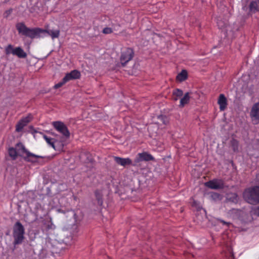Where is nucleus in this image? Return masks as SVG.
Listing matches in <instances>:
<instances>
[{"label":"nucleus","mask_w":259,"mask_h":259,"mask_svg":"<svg viewBox=\"0 0 259 259\" xmlns=\"http://www.w3.org/2000/svg\"><path fill=\"white\" fill-rule=\"evenodd\" d=\"M16 146L18 148V150H21L26 154V156L24 157V160L26 161L35 162L36 161L33 158H42L41 156L35 155L28 151L21 143L17 144Z\"/></svg>","instance_id":"7"},{"label":"nucleus","mask_w":259,"mask_h":259,"mask_svg":"<svg viewBox=\"0 0 259 259\" xmlns=\"http://www.w3.org/2000/svg\"><path fill=\"white\" fill-rule=\"evenodd\" d=\"M43 138L44 140L46 141V142L50 145L54 149L57 150L56 148L55 145V141L54 139L48 137L46 135H44Z\"/></svg>","instance_id":"22"},{"label":"nucleus","mask_w":259,"mask_h":259,"mask_svg":"<svg viewBox=\"0 0 259 259\" xmlns=\"http://www.w3.org/2000/svg\"><path fill=\"white\" fill-rule=\"evenodd\" d=\"M227 199L229 201L237 203L238 202L239 198L236 193H231L227 195Z\"/></svg>","instance_id":"19"},{"label":"nucleus","mask_w":259,"mask_h":259,"mask_svg":"<svg viewBox=\"0 0 259 259\" xmlns=\"http://www.w3.org/2000/svg\"><path fill=\"white\" fill-rule=\"evenodd\" d=\"M8 153L9 156L12 158V159L15 160L17 158L18 154L15 148L13 147L9 148Z\"/></svg>","instance_id":"23"},{"label":"nucleus","mask_w":259,"mask_h":259,"mask_svg":"<svg viewBox=\"0 0 259 259\" xmlns=\"http://www.w3.org/2000/svg\"><path fill=\"white\" fill-rule=\"evenodd\" d=\"M183 95V92L179 89H176L173 91L172 96L175 101H177L178 99Z\"/></svg>","instance_id":"20"},{"label":"nucleus","mask_w":259,"mask_h":259,"mask_svg":"<svg viewBox=\"0 0 259 259\" xmlns=\"http://www.w3.org/2000/svg\"><path fill=\"white\" fill-rule=\"evenodd\" d=\"M114 159L116 163L123 166L132 164V161L129 158H124L115 156Z\"/></svg>","instance_id":"14"},{"label":"nucleus","mask_w":259,"mask_h":259,"mask_svg":"<svg viewBox=\"0 0 259 259\" xmlns=\"http://www.w3.org/2000/svg\"><path fill=\"white\" fill-rule=\"evenodd\" d=\"M80 76L81 74L79 71L77 70H73L71 72L66 73L65 76L63 78L61 81L55 84L54 88L55 89H59L67 82L72 80L79 79L80 78Z\"/></svg>","instance_id":"5"},{"label":"nucleus","mask_w":259,"mask_h":259,"mask_svg":"<svg viewBox=\"0 0 259 259\" xmlns=\"http://www.w3.org/2000/svg\"><path fill=\"white\" fill-rule=\"evenodd\" d=\"M249 10L251 12L259 11V0L252 1L249 5Z\"/></svg>","instance_id":"18"},{"label":"nucleus","mask_w":259,"mask_h":259,"mask_svg":"<svg viewBox=\"0 0 259 259\" xmlns=\"http://www.w3.org/2000/svg\"><path fill=\"white\" fill-rule=\"evenodd\" d=\"M255 182L258 184L257 186H259V173L257 174L256 175V177L255 178Z\"/></svg>","instance_id":"30"},{"label":"nucleus","mask_w":259,"mask_h":259,"mask_svg":"<svg viewBox=\"0 0 259 259\" xmlns=\"http://www.w3.org/2000/svg\"><path fill=\"white\" fill-rule=\"evenodd\" d=\"M230 145L234 152L238 151L239 142L234 139H232L230 141Z\"/></svg>","instance_id":"24"},{"label":"nucleus","mask_w":259,"mask_h":259,"mask_svg":"<svg viewBox=\"0 0 259 259\" xmlns=\"http://www.w3.org/2000/svg\"><path fill=\"white\" fill-rule=\"evenodd\" d=\"M159 118H161V119L163 120V122L164 124H166L167 123V121H166V118L165 117L161 116V117H159Z\"/></svg>","instance_id":"31"},{"label":"nucleus","mask_w":259,"mask_h":259,"mask_svg":"<svg viewBox=\"0 0 259 259\" xmlns=\"http://www.w3.org/2000/svg\"><path fill=\"white\" fill-rule=\"evenodd\" d=\"M16 27L19 34L31 39L39 37L40 34L45 31L39 28H28L23 22L18 23Z\"/></svg>","instance_id":"1"},{"label":"nucleus","mask_w":259,"mask_h":259,"mask_svg":"<svg viewBox=\"0 0 259 259\" xmlns=\"http://www.w3.org/2000/svg\"><path fill=\"white\" fill-rule=\"evenodd\" d=\"M255 213L259 216V207H258L255 210Z\"/></svg>","instance_id":"32"},{"label":"nucleus","mask_w":259,"mask_h":259,"mask_svg":"<svg viewBox=\"0 0 259 259\" xmlns=\"http://www.w3.org/2000/svg\"><path fill=\"white\" fill-rule=\"evenodd\" d=\"M188 78V72L186 70H182L178 74L176 77V80L179 82H182L186 80Z\"/></svg>","instance_id":"15"},{"label":"nucleus","mask_w":259,"mask_h":259,"mask_svg":"<svg viewBox=\"0 0 259 259\" xmlns=\"http://www.w3.org/2000/svg\"><path fill=\"white\" fill-rule=\"evenodd\" d=\"M112 32V30L111 28L106 27L103 29V33L104 34H110Z\"/></svg>","instance_id":"27"},{"label":"nucleus","mask_w":259,"mask_h":259,"mask_svg":"<svg viewBox=\"0 0 259 259\" xmlns=\"http://www.w3.org/2000/svg\"><path fill=\"white\" fill-rule=\"evenodd\" d=\"M218 221H219L220 223H222L223 225H226L228 227H229L230 225H231V223L230 222H227L223 220H222L221 219H219Z\"/></svg>","instance_id":"29"},{"label":"nucleus","mask_w":259,"mask_h":259,"mask_svg":"<svg viewBox=\"0 0 259 259\" xmlns=\"http://www.w3.org/2000/svg\"><path fill=\"white\" fill-rule=\"evenodd\" d=\"M134 56V52L131 48H127L121 54L120 62L121 65H124L131 60Z\"/></svg>","instance_id":"8"},{"label":"nucleus","mask_w":259,"mask_h":259,"mask_svg":"<svg viewBox=\"0 0 259 259\" xmlns=\"http://www.w3.org/2000/svg\"><path fill=\"white\" fill-rule=\"evenodd\" d=\"M154 160V158L152 155L147 152H144L137 154L134 160L135 163L133 165L135 166L137 163L142 161H153Z\"/></svg>","instance_id":"10"},{"label":"nucleus","mask_w":259,"mask_h":259,"mask_svg":"<svg viewBox=\"0 0 259 259\" xmlns=\"http://www.w3.org/2000/svg\"><path fill=\"white\" fill-rule=\"evenodd\" d=\"M205 186L211 189L218 190L224 188V183L222 180L213 179L206 182Z\"/></svg>","instance_id":"9"},{"label":"nucleus","mask_w":259,"mask_h":259,"mask_svg":"<svg viewBox=\"0 0 259 259\" xmlns=\"http://www.w3.org/2000/svg\"><path fill=\"white\" fill-rule=\"evenodd\" d=\"M218 104L219 105L220 111H223L227 108L228 105L227 99L224 94H221L219 95Z\"/></svg>","instance_id":"13"},{"label":"nucleus","mask_w":259,"mask_h":259,"mask_svg":"<svg viewBox=\"0 0 259 259\" xmlns=\"http://www.w3.org/2000/svg\"><path fill=\"white\" fill-rule=\"evenodd\" d=\"M190 99V94L189 92L185 93L184 96L181 99L180 102V107H183L186 104L189 102Z\"/></svg>","instance_id":"17"},{"label":"nucleus","mask_w":259,"mask_h":259,"mask_svg":"<svg viewBox=\"0 0 259 259\" xmlns=\"http://www.w3.org/2000/svg\"><path fill=\"white\" fill-rule=\"evenodd\" d=\"M25 229L20 222H17L13 227V236L14 246L21 244L24 239Z\"/></svg>","instance_id":"3"},{"label":"nucleus","mask_w":259,"mask_h":259,"mask_svg":"<svg viewBox=\"0 0 259 259\" xmlns=\"http://www.w3.org/2000/svg\"><path fill=\"white\" fill-rule=\"evenodd\" d=\"M241 214V210L238 209L233 208L228 212V215L233 219L239 217Z\"/></svg>","instance_id":"16"},{"label":"nucleus","mask_w":259,"mask_h":259,"mask_svg":"<svg viewBox=\"0 0 259 259\" xmlns=\"http://www.w3.org/2000/svg\"><path fill=\"white\" fill-rule=\"evenodd\" d=\"M211 196L213 199H220L221 195L218 193H213L211 194Z\"/></svg>","instance_id":"28"},{"label":"nucleus","mask_w":259,"mask_h":259,"mask_svg":"<svg viewBox=\"0 0 259 259\" xmlns=\"http://www.w3.org/2000/svg\"><path fill=\"white\" fill-rule=\"evenodd\" d=\"M5 51L7 55L12 54L19 58H25L27 56V54L21 47L14 48L12 45H8L6 47Z\"/></svg>","instance_id":"6"},{"label":"nucleus","mask_w":259,"mask_h":259,"mask_svg":"<svg viewBox=\"0 0 259 259\" xmlns=\"http://www.w3.org/2000/svg\"><path fill=\"white\" fill-rule=\"evenodd\" d=\"M52 125L56 130L63 136V138L61 139V147L62 149L64 146L63 142L65 139H67L70 137V133L66 125L63 122L59 121H54L52 123Z\"/></svg>","instance_id":"4"},{"label":"nucleus","mask_w":259,"mask_h":259,"mask_svg":"<svg viewBox=\"0 0 259 259\" xmlns=\"http://www.w3.org/2000/svg\"><path fill=\"white\" fill-rule=\"evenodd\" d=\"M12 11V9H10L8 10H6L3 14L4 17L6 18H7L11 14Z\"/></svg>","instance_id":"26"},{"label":"nucleus","mask_w":259,"mask_h":259,"mask_svg":"<svg viewBox=\"0 0 259 259\" xmlns=\"http://www.w3.org/2000/svg\"><path fill=\"white\" fill-rule=\"evenodd\" d=\"M44 32H47L49 35H50L53 39L55 38H58L60 35V31L59 30H49L48 31L45 30Z\"/></svg>","instance_id":"21"},{"label":"nucleus","mask_w":259,"mask_h":259,"mask_svg":"<svg viewBox=\"0 0 259 259\" xmlns=\"http://www.w3.org/2000/svg\"><path fill=\"white\" fill-rule=\"evenodd\" d=\"M242 195L247 203L252 205L259 204V186H251L245 189Z\"/></svg>","instance_id":"2"},{"label":"nucleus","mask_w":259,"mask_h":259,"mask_svg":"<svg viewBox=\"0 0 259 259\" xmlns=\"http://www.w3.org/2000/svg\"><path fill=\"white\" fill-rule=\"evenodd\" d=\"M96 198L98 201V203L100 205H102L103 204L102 200V194L100 190H96L95 192Z\"/></svg>","instance_id":"25"},{"label":"nucleus","mask_w":259,"mask_h":259,"mask_svg":"<svg viewBox=\"0 0 259 259\" xmlns=\"http://www.w3.org/2000/svg\"><path fill=\"white\" fill-rule=\"evenodd\" d=\"M32 119V115L29 114L27 116L21 119L16 124V131L20 132L24 126H25Z\"/></svg>","instance_id":"12"},{"label":"nucleus","mask_w":259,"mask_h":259,"mask_svg":"<svg viewBox=\"0 0 259 259\" xmlns=\"http://www.w3.org/2000/svg\"><path fill=\"white\" fill-rule=\"evenodd\" d=\"M250 115L254 124L259 123V102L253 105Z\"/></svg>","instance_id":"11"}]
</instances>
